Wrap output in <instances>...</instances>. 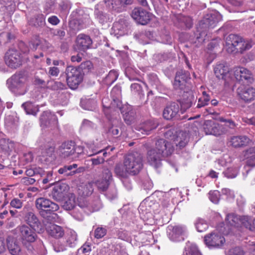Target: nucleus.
<instances>
[{"instance_id": "1", "label": "nucleus", "mask_w": 255, "mask_h": 255, "mask_svg": "<svg viewBox=\"0 0 255 255\" xmlns=\"http://www.w3.org/2000/svg\"><path fill=\"white\" fill-rule=\"evenodd\" d=\"M142 167V156L140 153L134 152L126 156L123 164H116L114 171L118 177L125 178L128 175L138 174Z\"/></svg>"}, {"instance_id": "2", "label": "nucleus", "mask_w": 255, "mask_h": 255, "mask_svg": "<svg viewBox=\"0 0 255 255\" xmlns=\"http://www.w3.org/2000/svg\"><path fill=\"white\" fill-rule=\"evenodd\" d=\"M168 140L159 139L155 144V148L147 150V160L150 164L158 167L160 164L162 157L171 155L174 151V145L169 138Z\"/></svg>"}, {"instance_id": "3", "label": "nucleus", "mask_w": 255, "mask_h": 255, "mask_svg": "<svg viewBox=\"0 0 255 255\" xmlns=\"http://www.w3.org/2000/svg\"><path fill=\"white\" fill-rule=\"evenodd\" d=\"M221 19V14L215 11L204 16L203 19L199 21L197 27V32H199V36H197V38L199 42H203L205 40L207 30L210 28H214Z\"/></svg>"}, {"instance_id": "4", "label": "nucleus", "mask_w": 255, "mask_h": 255, "mask_svg": "<svg viewBox=\"0 0 255 255\" xmlns=\"http://www.w3.org/2000/svg\"><path fill=\"white\" fill-rule=\"evenodd\" d=\"M35 204L40 216L43 218L52 221L51 219H55L57 216V214L53 212L59 209V206L49 199L40 197L35 200Z\"/></svg>"}, {"instance_id": "5", "label": "nucleus", "mask_w": 255, "mask_h": 255, "mask_svg": "<svg viewBox=\"0 0 255 255\" xmlns=\"http://www.w3.org/2000/svg\"><path fill=\"white\" fill-rule=\"evenodd\" d=\"M19 234L20 240L23 246L28 248L31 243L37 239L36 233L34 230L25 225L19 226L16 228Z\"/></svg>"}, {"instance_id": "6", "label": "nucleus", "mask_w": 255, "mask_h": 255, "mask_svg": "<svg viewBox=\"0 0 255 255\" xmlns=\"http://www.w3.org/2000/svg\"><path fill=\"white\" fill-rule=\"evenodd\" d=\"M66 80L71 89H76L83 80V76L79 70L73 66H69L66 69Z\"/></svg>"}, {"instance_id": "7", "label": "nucleus", "mask_w": 255, "mask_h": 255, "mask_svg": "<svg viewBox=\"0 0 255 255\" xmlns=\"http://www.w3.org/2000/svg\"><path fill=\"white\" fill-rule=\"evenodd\" d=\"M4 61L8 67L11 68H16L22 64V55L15 49H9L5 54Z\"/></svg>"}, {"instance_id": "8", "label": "nucleus", "mask_w": 255, "mask_h": 255, "mask_svg": "<svg viewBox=\"0 0 255 255\" xmlns=\"http://www.w3.org/2000/svg\"><path fill=\"white\" fill-rule=\"evenodd\" d=\"M171 133L172 132L169 130L166 132L165 136L167 138H169L170 141L174 146L176 145L180 148L185 146L188 141V134L186 132L179 131L172 136Z\"/></svg>"}, {"instance_id": "9", "label": "nucleus", "mask_w": 255, "mask_h": 255, "mask_svg": "<svg viewBox=\"0 0 255 255\" xmlns=\"http://www.w3.org/2000/svg\"><path fill=\"white\" fill-rule=\"evenodd\" d=\"M186 229L181 225L169 226L167 235L169 239L173 242H180L184 240L183 236L185 234Z\"/></svg>"}, {"instance_id": "10", "label": "nucleus", "mask_w": 255, "mask_h": 255, "mask_svg": "<svg viewBox=\"0 0 255 255\" xmlns=\"http://www.w3.org/2000/svg\"><path fill=\"white\" fill-rule=\"evenodd\" d=\"M237 93L239 99L246 103H250L255 100V88L252 87H239Z\"/></svg>"}, {"instance_id": "11", "label": "nucleus", "mask_w": 255, "mask_h": 255, "mask_svg": "<svg viewBox=\"0 0 255 255\" xmlns=\"http://www.w3.org/2000/svg\"><path fill=\"white\" fill-rule=\"evenodd\" d=\"M203 128L206 134H213L216 136L221 135L226 131L222 125L211 120L206 121Z\"/></svg>"}, {"instance_id": "12", "label": "nucleus", "mask_w": 255, "mask_h": 255, "mask_svg": "<svg viewBox=\"0 0 255 255\" xmlns=\"http://www.w3.org/2000/svg\"><path fill=\"white\" fill-rule=\"evenodd\" d=\"M224 238L215 232H212L204 237V242L209 248L219 247L224 243Z\"/></svg>"}, {"instance_id": "13", "label": "nucleus", "mask_w": 255, "mask_h": 255, "mask_svg": "<svg viewBox=\"0 0 255 255\" xmlns=\"http://www.w3.org/2000/svg\"><path fill=\"white\" fill-rule=\"evenodd\" d=\"M131 16L138 23L141 25L147 24L150 20L149 13L140 7L134 8L131 12Z\"/></svg>"}, {"instance_id": "14", "label": "nucleus", "mask_w": 255, "mask_h": 255, "mask_svg": "<svg viewBox=\"0 0 255 255\" xmlns=\"http://www.w3.org/2000/svg\"><path fill=\"white\" fill-rule=\"evenodd\" d=\"M25 81L26 78L23 74H16L7 80L6 84L11 91L15 92L16 89L21 88Z\"/></svg>"}, {"instance_id": "15", "label": "nucleus", "mask_w": 255, "mask_h": 255, "mask_svg": "<svg viewBox=\"0 0 255 255\" xmlns=\"http://www.w3.org/2000/svg\"><path fill=\"white\" fill-rule=\"evenodd\" d=\"M69 187L65 183H59L55 185L51 192L52 198L56 201H61L66 195Z\"/></svg>"}, {"instance_id": "16", "label": "nucleus", "mask_w": 255, "mask_h": 255, "mask_svg": "<svg viewBox=\"0 0 255 255\" xmlns=\"http://www.w3.org/2000/svg\"><path fill=\"white\" fill-rule=\"evenodd\" d=\"M158 126V123L154 120H148L146 122L137 126L135 129L137 131L136 133L139 136L140 133L143 135H148L150 131L155 129Z\"/></svg>"}, {"instance_id": "17", "label": "nucleus", "mask_w": 255, "mask_h": 255, "mask_svg": "<svg viewBox=\"0 0 255 255\" xmlns=\"http://www.w3.org/2000/svg\"><path fill=\"white\" fill-rule=\"evenodd\" d=\"M75 144L72 141L65 142L59 146V152L60 156L64 158L71 157L76 152Z\"/></svg>"}, {"instance_id": "18", "label": "nucleus", "mask_w": 255, "mask_h": 255, "mask_svg": "<svg viewBox=\"0 0 255 255\" xmlns=\"http://www.w3.org/2000/svg\"><path fill=\"white\" fill-rule=\"evenodd\" d=\"M112 180V174L111 171L107 168H104L103 171V177L96 182V185L99 190L106 191Z\"/></svg>"}, {"instance_id": "19", "label": "nucleus", "mask_w": 255, "mask_h": 255, "mask_svg": "<svg viewBox=\"0 0 255 255\" xmlns=\"http://www.w3.org/2000/svg\"><path fill=\"white\" fill-rule=\"evenodd\" d=\"M128 26V22L126 19H120L118 21L114 22L112 31L115 36L119 37L127 33Z\"/></svg>"}, {"instance_id": "20", "label": "nucleus", "mask_w": 255, "mask_h": 255, "mask_svg": "<svg viewBox=\"0 0 255 255\" xmlns=\"http://www.w3.org/2000/svg\"><path fill=\"white\" fill-rule=\"evenodd\" d=\"M41 126L44 128L56 126L57 124L56 116L50 111L44 112L40 117Z\"/></svg>"}, {"instance_id": "21", "label": "nucleus", "mask_w": 255, "mask_h": 255, "mask_svg": "<svg viewBox=\"0 0 255 255\" xmlns=\"http://www.w3.org/2000/svg\"><path fill=\"white\" fill-rule=\"evenodd\" d=\"M242 38L235 34H230L226 38V46L229 52H233L238 50L240 44H242Z\"/></svg>"}, {"instance_id": "22", "label": "nucleus", "mask_w": 255, "mask_h": 255, "mask_svg": "<svg viewBox=\"0 0 255 255\" xmlns=\"http://www.w3.org/2000/svg\"><path fill=\"white\" fill-rule=\"evenodd\" d=\"M179 111L178 104L173 102L168 105L163 112V117L167 120H171L177 117Z\"/></svg>"}, {"instance_id": "23", "label": "nucleus", "mask_w": 255, "mask_h": 255, "mask_svg": "<svg viewBox=\"0 0 255 255\" xmlns=\"http://www.w3.org/2000/svg\"><path fill=\"white\" fill-rule=\"evenodd\" d=\"M92 43L90 37L85 34H79L76 39V44L80 50H85L89 48Z\"/></svg>"}, {"instance_id": "24", "label": "nucleus", "mask_w": 255, "mask_h": 255, "mask_svg": "<svg viewBox=\"0 0 255 255\" xmlns=\"http://www.w3.org/2000/svg\"><path fill=\"white\" fill-rule=\"evenodd\" d=\"M46 230L50 236L56 239L61 238L64 235V231L63 228L55 224H50L47 225Z\"/></svg>"}, {"instance_id": "25", "label": "nucleus", "mask_w": 255, "mask_h": 255, "mask_svg": "<svg viewBox=\"0 0 255 255\" xmlns=\"http://www.w3.org/2000/svg\"><path fill=\"white\" fill-rule=\"evenodd\" d=\"M121 112L123 115L124 120L127 124L130 125L134 122L135 114L131 109L130 106L123 107L121 109Z\"/></svg>"}, {"instance_id": "26", "label": "nucleus", "mask_w": 255, "mask_h": 255, "mask_svg": "<svg viewBox=\"0 0 255 255\" xmlns=\"http://www.w3.org/2000/svg\"><path fill=\"white\" fill-rule=\"evenodd\" d=\"M7 249L12 255H19L21 248L17 242L11 236H8L6 239Z\"/></svg>"}, {"instance_id": "27", "label": "nucleus", "mask_w": 255, "mask_h": 255, "mask_svg": "<svg viewBox=\"0 0 255 255\" xmlns=\"http://www.w3.org/2000/svg\"><path fill=\"white\" fill-rule=\"evenodd\" d=\"M230 142L233 146L239 147L247 145L250 139L245 135L236 136L232 137Z\"/></svg>"}, {"instance_id": "28", "label": "nucleus", "mask_w": 255, "mask_h": 255, "mask_svg": "<svg viewBox=\"0 0 255 255\" xmlns=\"http://www.w3.org/2000/svg\"><path fill=\"white\" fill-rule=\"evenodd\" d=\"M187 76L183 71H178L176 73L173 82V86L175 89H181L183 88L186 81Z\"/></svg>"}, {"instance_id": "29", "label": "nucleus", "mask_w": 255, "mask_h": 255, "mask_svg": "<svg viewBox=\"0 0 255 255\" xmlns=\"http://www.w3.org/2000/svg\"><path fill=\"white\" fill-rule=\"evenodd\" d=\"M229 72V68L225 63H219L214 68V73L218 79H224L225 76Z\"/></svg>"}, {"instance_id": "30", "label": "nucleus", "mask_w": 255, "mask_h": 255, "mask_svg": "<svg viewBox=\"0 0 255 255\" xmlns=\"http://www.w3.org/2000/svg\"><path fill=\"white\" fill-rule=\"evenodd\" d=\"M77 164L64 166L59 169L58 173L61 174H64L66 176H72L80 172V168L72 170L73 169L77 168Z\"/></svg>"}, {"instance_id": "31", "label": "nucleus", "mask_w": 255, "mask_h": 255, "mask_svg": "<svg viewBox=\"0 0 255 255\" xmlns=\"http://www.w3.org/2000/svg\"><path fill=\"white\" fill-rule=\"evenodd\" d=\"M24 219L25 222L30 227L34 228L36 227H38L40 225V222L38 218L32 211L26 213L24 216Z\"/></svg>"}, {"instance_id": "32", "label": "nucleus", "mask_w": 255, "mask_h": 255, "mask_svg": "<svg viewBox=\"0 0 255 255\" xmlns=\"http://www.w3.org/2000/svg\"><path fill=\"white\" fill-rule=\"evenodd\" d=\"M245 156L247 158V165L251 167L255 166V146L250 147L245 151Z\"/></svg>"}, {"instance_id": "33", "label": "nucleus", "mask_w": 255, "mask_h": 255, "mask_svg": "<svg viewBox=\"0 0 255 255\" xmlns=\"http://www.w3.org/2000/svg\"><path fill=\"white\" fill-rule=\"evenodd\" d=\"M14 147L13 141L5 138L0 139V148L3 152L9 153L13 149Z\"/></svg>"}, {"instance_id": "34", "label": "nucleus", "mask_w": 255, "mask_h": 255, "mask_svg": "<svg viewBox=\"0 0 255 255\" xmlns=\"http://www.w3.org/2000/svg\"><path fill=\"white\" fill-rule=\"evenodd\" d=\"M76 206V197L73 193H69L63 203L62 207L66 210L74 209Z\"/></svg>"}, {"instance_id": "35", "label": "nucleus", "mask_w": 255, "mask_h": 255, "mask_svg": "<svg viewBox=\"0 0 255 255\" xmlns=\"http://www.w3.org/2000/svg\"><path fill=\"white\" fill-rule=\"evenodd\" d=\"M92 151L93 152V154H90L89 156H92L93 155L97 154H100L101 153H102L103 154V156H99L97 158H92L91 161L92 162V164L94 165H97L103 163L105 161L104 157L107 156V151L105 150H100L99 151H97L95 149H92Z\"/></svg>"}, {"instance_id": "36", "label": "nucleus", "mask_w": 255, "mask_h": 255, "mask_svg": "<svg viewBox=\"0 0 255 255\" xmlns=\"http://www.w3.org/2000/svg\"><path fill=\"white\" fill-rule=\"evenodd\" d=\"M94 14L96 18L102 24L107 22L110 20L109 16L106 13L100 10L98 5L95 6Z\"/></svg>"}, {"instance_id": "37", "label": "nucleus", "mask_w": 255, "mask_h": 255, "mask_svg": "<svg viewBox=\"0 0 255 255\" xmlns=\"http://www.w3.org/2000/svg\"><path fill=\"white\" fill-rule=\"evenodd\" d=\"M22 107L25 110L27 114L36 115L39 111L38 107L37 105H34L31 102H26L22 105Z\"/></svg>"}, {"instance_id": "38", "label": "nucleus", "mask_w": 255, "mask_h": 255, "mask_svg": "<svg viewBox=\"0 0 255 255\" xmlns=\"http://www.w3.org/2000/svg\"><path fill=\"white\" fill-rule=\"evenodd\" d=\"M240 218L233 213L228 214L226 218L227 224L234 227H238L240 226Z\"/></svg>"}, {"instance_id": "39", "label": "nucleus", "mask_w": 255, "mask_h": 255, "mask_svg": "<svg viewBox=\"0 0 255 255\" xmlns=\"http://www.w3.org/2000/svg\"><path fill=\"white\" fill-rule=\"evenodd\" d=\"M29 22L30 24L34 26H41L45 23V17L43 14L39 13L31 18Z\"/></svg>"}, {"instance_id": "40", "label": "nucleus", "mask_w": 255, "mask_h": 255, "mask_svg": "<svg viewBox=\"0 0 255 255\" xmlns=\"http://www.w3.org/2000/svg\"><path fill=\"white\" fill-rule=\"evenodd\" d=\"M50 46V43L44 39L37 38L33 44V48L35 49L40 48L42 50H46L48 49Z\"/></svg>"}, {"instance_id": "41", "label": "nucleus", "mask_w": 255, "mask_h": 255, "mask_svg": "<svg viewBox=\"0 0 255 255\" xmlns=\"http://www.w3.org/2000/svg\"><path fill=\"white\" fill-rule=\"evenodd\" d=\"M54 151V148L50 146L48 148L42 149L40 157V160L42 162H47L49 161V158H50L53 155Z\"/></svg>"}, {"instance_id": "42", "label": "nucleus", "mask_w": 255, "mask_h": 255, "mask_svg": "<svg viewBox=\"0 0 255 255\" xmlns=\"http://www.w3.org/2000/svg\"><path fill=\"white\" fill-rule=\"evenodd\" d=\"M80 191V194L83 196H89L91 195L94 190L93 183L88 182L81 186L79 189Z\"/></svg>"}, {"instance_id": "43", "label": "nucleus", "mask_w": 255, "mask_h": 255, "mask_svg": "<svg viewBox=\"0 0 255 255\" xmlns=\"http://www.w3.org/2000/svg\"><path fill=\"white\" fill-rule=\"evenodd\" d=\"M80 104L83 109L90 111L95 109L96 106V102L93 99H82Z\"/></svg>"}, {"instance_id": "44", "label": "nucleus", "mask_w": 255, "mask_h": 255, "mask_svg": "<svg viewBox=\"0 0 255 255\" xmlns=\"http://www.w3.org/2000/svg\"><path fill=\"white\" fill-rule=\"evenodd\" d=\"M184 255H202L197 247L192 244H187L185 248Z\"/></svg>"}, {"instance_id": "45", "label": "nucleus", "mask_w": 255, "mask_h": 255, "mask_svg": "<svg viewBox=\"0 0 255 255\" xmlns=\"http://www.w3.org/2000/svg\"><path fill=\"white\" fill-rule=\"evenodd\" d=\"M195 224L196 228L199 232H203L208 228L206 221L202 218H198Z\"/></svg>"}, {"instance_id": "46", "label": "nucleus", "mask_w": 255, "mask_h": 255, "mask_svg": "<svg viewBox=\"0 0 255 255\" xmlns=\"http://www.w3.org/2000/svg\"><path fill=\"white\" fill-rule=\"evenodd\" d=\"M240 225L242 224L246 228L250 230H253V226L252 225V219L249 216H243L240 218Z\"/></svg>"}, {"instance_id": "47", "label": "nucleus", "mask_w": 255, "mask_h": 255, "mask_svg": "<svg viewBox=\"0 0 255 255\" xmlns=\"http://www.w3.org/2000/svg\"><path fill=\"white\" fill-rule=\"evenodd\" d=\"M210 100V96L206 93V92H203L202 96L198 100V104L196 106L197 108H201V107L207 105Z\"/></svg>"}, {"instance_id": "48", "label": "nucleus", "mask_w": 255, "mask_h": 255, "mask_svg": "<svg viewBox=\"0 0 255 255\" xmlns=\"http://www.w3.org/2000/svg\"><path fill=\"white\" fill-rule=\"evenodd\" d=\"M47 86L48 88L53 90H62L65 87V85L62 82L54 81H48L47 83Z\"/></svg>"}, {"instance_id": "49", "label": "nucleus", "mask_w": 255, "mask_h": 255, "mask_svg": "<svg viewBox=\"0 0 255 255\" xmlns=\"http://www.w3.org/2000/svg\"><path fill=\"white\" fill-rule=\"evenodd\" d=\"M187 97L188 99L187 100H184L181 104V107L184 109L190 108L195 101L194 97L192 94H188Z\"/></svg>"}, {"instance_id": "50", "label": "nucleus", "mask_w": 255, "mask_h": 255, "mask_svg": "<svg viewBox=\"0 0 255 255\" xmlns=\"http://www.w3.org/2000/svg\"><path fill=\"white\" fill-rule=\"evenodd\" d=\"M209 199L213 203L217 204L219 201L220 193L218 191H211L209 193Z\"/></svg>"}, {"instance_id": "51", "label": "nucleus", "mask_w": 255, "mask_h": 255, "mask_svg": "<svg viewBox=\"0 0 255 255\" xmlns=\"http://www.w3.org/2000/svg\"><path fill=\"white\" fill-rule=\"evenodd\" d=\"M252 46V42L249 41H243L242 40V44H240V46H239L238 48V50H240L241 52H243V51L248 50L251 48Z\"/></svg>"}, {"instance_id": "52", "label": "nucleus", "mask_w": 255, "mask_h": 255, "mask_svg": "<svg viewBox=\"0 0 255 255\" xmlns=\"http://www.w3.org/2000/svg\"><path fill=\"white\" fill-rule=\"evenodd\" d=\"M107 230L103 227H98L95 231V237L97 239H101L105 236Z\"/></svg>"}, {"instance_id": "53", "label": "nucleus", "mask_w": 255, "mask_h": 255, "mask_svg": "<svg viewBox=\"0 0 255 255\" xmlns=\"http://www.w3.org/2000/svg\"><path fill=\"white\" fill-rule=\"evenodd\" d=\"M70 26L75 31H78L83 28L84 26L81 24L79 20H74L70 22Z\"/></svg>"}, {"instance_id": "54", "label": "nucleus", "mask_w": 255, "mask_h": 255, "mask_svg": "<svg viewBox=\"0 0 255 255\" xmlns=\"http://www.w3.org/2000/svg\"><path fill=\"white\" fill-rule=\"evenodd\" d=\"M118 0H104V2L107 8L112 10L114 9L118 5Z\"/></svg>"}, {"instance_id": "55", "label": "nucleus", "mask_w": 255, "mask_h": 255, "mask_svg": "<svg viewBox=\"0 0 255 255\" xmlns=\"http://www.w3.org/2000/svg\"><path fill=\"white\" fill-rule=\"evenodd\" d=\"M108 133L111 136L118 137L120 135V130L118 127L116 126L112 125L109 129Z\"/></svg>"}, {"instance_id": "56", "label": "nucleus", "mask_w": 255, "mask_h": 255, "mask_svg": "<svg viewBox=\"0 0 255 255\" xmlns=\"http://www.w3.org/2000/svg\"><path fill=\"white\" fill-rule=\"evenodd\" d=\"M240 76L241 81H243V80H249L252 78L251 72L248 70L243 67Z\"/></svg>"}, {"instance_id": "57", "label": "nucleus", "mask_w": 255, "mask_h": 255, "mask_svg": "<svg viewBox=\"0 0 255 255\" xmlns=\"http://www.w3.org/2000/svg\"><path fill=\"white\" fill-rule=\"evenodd\" d=\"M77 241V235L75 232H71L70 236L67 240V243L70 247H73Z\"/></svg>"}, {"instance_id": "58", "label": "nucleus", "mask_w": 255, "mask_h": 255, "mask_svg": "<svg viewBox=\"0 0 255 255\" xmlns=\"http://www.w3.org/2000/svg\"><path fill=\"white\" fill-rule=\"evenodd\" d=\"M226 177L228 178H233L237 175V172L236 170L232 168H228L223 172Z\"/></svg>"}, {"instance_id": "59", "label": "nucleus", "mask_w": 255, "mask_h": 255, "mask_svg": "<svg viewBox=\"0 0 255 255\" xmlns=\"http://www.w3.org/2000/svg\"><path fill=\"white\" fill-rule=\"evenodd\" d=\"M118 74L116 71H111L106 78L107 80H109L111 83H114L118 78Z\"/></svg>"}, {"instance_id": "60", "label": "nucleus", "mask_w": 255, "mask_h": 255, "mask_svg": "<svg viewBox=\"0 0 255 255\" xmlns=\"http://www.w3.org/2000/svg\"><path fill=\"white\" fill-rule=\"evenodd\" d=\"M229 255H244V252L240 247H236L229 251Z\"/></svg>"}, {"instance_id": "61", "label": "nucleus", "mask_w": 255, "mask_h": 255, "mask_svg": "<svg viewBox=\"0 0 255 255\" xmlns=\"http://www.w3.org/2000/svg\"><path fill=\"white\" fill-rule=\"evenodd\" d=\"M128 175L126 177L124 178L122 177H119L122 181L123 184L127 188V189L128 190L132 189V185L131 183V181L128 178Z\"/></svg>"}, {"instance_id": "62", "label": "nucleus", "mask_w": 255, "mask_h": 255, "mask_svg": "<svg viewBox=\"0 0 255 255\" xmlns=\"http://www.w3.org/2000/svg\"><path fill=\"white\" fill-rule=\"evenodd\" d=\"M51 32L54 36H57L60 39H62L65 35V32L62 29H52Z\"/></svg>"}, {"instance_id": "63", "label": "nucleus", "mask_w": 255, "mask_h": 255, "mask_svg": "<svg viewBox=\"0 0 255 255\" xmlns=\"http://www.w3.org/2000/svg\"><path fill=\"white\" fill-rule=\"evenodd\" d=\"M10 205L13 208L20 209L22 207V202L20 200L17 198H14L10 202Z\"/></svg>"}, {"instance_id": "64", "label": "nucleus", "mask_w": 255, "mask_h": 255, "mask_svg": "<svg viewBox=\"0 0 255 255\" xmlns=\"http://www.w3.org/2000/svg\"><path fill=\"white\" fill-rule=\"evenodd\" d=\"M35 181V178L31 177H25L21 179V182L25 185H29L34 184Z\"/></svg>"}]
</instances>
